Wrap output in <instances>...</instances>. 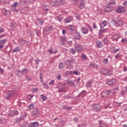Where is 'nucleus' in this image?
Here are the masks:
<instances>
[{
    "label": "nucleus",
    "instance_id": "obj_44",
    "mask_svg": "<svg viewBox=\"0 0 127 127\" xmlns=\"http://www.w3.org/2000/svg\"><path fill=\"white\" fill-rule=\"evenodd\" d=\"M42 84H43V85L44 86V87L45 89H48V88H49V86H48V84H47V83L43 82Z\"/></svg>",
    "mask_w": 127,
    "mask_h": 127
},
{
    "label": "nucleus",
    "instance_id": "obj_51",
    "mask_svg": "<svg viewBox=\"0 0 127 127\" xmlns=\"http://www.w3.org/2000/svg\"><path fill=\"white\" fill-rule=\"evenodd\" d=\"M28 126V124L27 123H24L20 126V127H27Z\"/></svg>",
    "mask_w": 127,
    "mask_h": 127
},
{
    "label": "nucleus",
    "instance_id": "obj_10",
    "mask_svg": "<svg viewBox=\"0 0 127 127\" xmlns=\"http://www.w3.org/2000/svg\"><path fill=\"white\" fill-rule=\"evenodd\" d=\"M116 12L118 13H123V12H126V8L123 6H119L116 9Z\"/></svg>",
    "mask_w": 127,
    "mask_h": 127
},
{
    "label": "nucleus",
    "instance_id": "obj_46",
    "mask_svg": "<svg viewBox=\"0 0 127 127\" xmlns=\"http://www.w3.org/2000/svg\"><path fill=\"white\" fill-rule=\"evenodd\" d=\"M64 66L65 65H64V64H63V63H60L59 67L60 68V69H63Z\"/></svg>",
    "mask_w": 127,
    "mask_h": 127
},
{
    "label": "nucleus",
    "instance_id": "obj_15",
    "mask_svg": "<svg viewBox=\"0 0 127 127\" xmlns=\"http://www.w3.org/2000/svg\"><path fill=\"white\" fill-rule=\"evenodd\" d=\"M6 41H7V40L5 39L0 40V50L4 47V43H5Z\"/></svg>",
    "mask_w": 127,
    "mask_h": 127
},
{
    "label": "nucleus",
    "instance_id": "obj_31",
    "mask_svg": "<svg viewBox=\"0 0 127 127\" xmlns=\"http://www.w3.org/2000/svg\"><path fill=\"white\" fill-rule=\"evenodd\" d=\"M20 50V47H16L12 51V53H15V52H19Z\"/></svg>",
    "mask_w": 127,
    "mask_h": 127
},
{
    "label": "nucleus",
    "instance_id": "obj_58",
    "mask_svg": "<svg viewBox=\"0 0 127 127\" xmlns=\"http://www.w3.org/2000/svg\"><path fill=\"white\" fill-rule=\"evenodd\" d=\"M27 35L28 36H30V35H32V31L28 30H27Z\"/></svg>",
    "mask_w": 127,
    "mask_h": 127
},
{
    "label": "nucleus",
    "instance_id": "obj_25",
    "mask_svg": "<svg viewBox=\"0 0 127 127\" xmlns=\"http://www.w3.org/2000/svg\"><path fill=\"white\" fill-rule=\"evenodd\" d=\"M84 5H85V2L84 1V0H81L80 3V4L78 6V7H79V8L80 9L84 8Z\"/></svg>",
    "mask_w": 127,
    "mask_h": 127
},
{
    "label": "nucleus",
    "instance_id": "obj_37",
    "mask_svg": "<svg viewBox=\"0 0 127 127\" xmlns=\"http://www.w3.org/2000/svg\"><path fill=\"white\" fill-rule=\"evenodd\" d=\"M41 98L42 99V101H43L47 100V97L43 94L41 95Z\"/></svg>",
    "mask_w": 127,
    "mask_h": 127
},
{
    "label": "nucleus",
    "instance_id": "obj_38",
    "mask_svg": "<svg viewBox=\"0 0 127 127\" xmlns=\"http://www.w3.org/2000/svg\"><path fill=\"white\" fill-rule=\"evenodd\" d=\"M19 42H22V44H25L27 42V41L24 40L22 38L19 39Z\"/></svg>",
    "mask_w": 127,
    "mask_h": 127
},
{
    "label": "nucleus",
    "instance_id": "obj_63",
    "mask_svg": "<svg viewBox=\"0 0 127 127\" xmlns=\"http://www.w3.org/2000/svg\"><path fill=\"white\" fill-rule=\"evenodd\" d=\"M9 117H12V116H13V115H14V113L13 112V111H11L9 113Z\"/></svg>",
    "mask_w": 127,
    "mask_h": 127
},
{
    "label": "nucleus",
    "instance_id": "obj_9",
    "mask_svg": "<svg viewBox=\"0 0 127 127\" xmlns=\"http://www.w3.org/2000/svg\"><path fill=\"white\" fill-rule=\"evenodd\" d=\"M75 47L76 50L78 53H81L82 51H83V47H82V45H79L78 44H75Z\"/></svg>",
    "mask_w": 127,
    "mask_h": 127
},
{
    "label": "nucleus",
    "instance_id": "obj_19",
    "mask_svg": "<svg viewBox=\"0 0 127 127\" xmlns=\"http://www.w3.org/2000/svg\"><path fill=\"white\" fill-rule=\"evenodd\" d=\"M66 40H67V39L66 38V37H61L60 38L61 45H64L65 42H66Z\"/></svg>",
    "mask_w": 127,
    "mask_h": 127
},
{
    "label": "nucleus",
    "instance_id": "obj_40",
    "mask_svg": "<svg viewBox=\"0 0 127 127\" xmlns=\"http://www.w3.org/2000/svg\"><path fill=\"white\" fill-rule=\"evenodd\" d=\"M0 124H5V119L4 118L0 117Z\"/></svg>",
    "mask_w": 127,
    "mask_h": 127
},
{
    "label": "nucleus",
    "instance_id": "obj_1",
    "mask_svg": "<svg viewBox=\"0 0 127 127\" xmlns=\"http://www.w3.org/2000/svg\"><path fill=\"white\" fill-rule=\"evenodd\" d=\"M27 73V69L26 67H23L22 70H19L18 69H16L15 70V74L17 77L18 78H21L23 75H25Z\"/></svg>",
    "mask_w": 127,
    "mask_h": 127
},
{
    "label": "nucleus",
    "instance_id": "obj_42",
    "mask_svg": "<svg viewBox=\"0 0 127 127\" xmlns=\"http://www.w3.org/2000/svg\"><path fill=\"white\" fill-rule=\"evenodd\" d=\"M103 41L104 42V44H106V45H108V43H109L108 41V39H107L106 37L104 38L103 39Z\"/></svg>",
    "mask_w": 127,
    "mask_h": 127
},
{
    "label": "nucleus",
    "instance_id": "obj_21",
    "mask_svg": "<svg viewBox=\"0 0 127 127\" xmlns=\"http://www.w3.org/2000/svg\"><path fill=\"white\" fill-rule=\"evenodd\" d=\"M36 25H42L43 24V20L41 18L37 19V22H35Z\"/></svg>",
    "mask_w": 127,
    "mask_h": 127
},
{
    "label": "nucleus",
    "instance_id": "obj_48",
    "mask_svg": "<svg viewBox=\"0 0 127 127\" xmlns=\"http://www.w3.org/2000/svg\"><path fill=\"white\" fill-rule=\"evenodd\" d=\"M122 43H123V44H127V39L124 38L122 39Z\"/></svg>",
    "mask_w": 127,
    "mask_h": 127
},
{
    "label": "nucleus",
    "instance_id": "obj_8",
    "mask_svg": "<svg viewBox=\"0 0 127 127\" xmlns=\"http://www.w3.org/2000/svg\"><path fill=\"white\" fill-rule=\"evenodd\" d=\"M13 96V92L9 91L4 94V97L6 100H9Z\"/></svg>",
    "mask_w": 127,
    "mask_h": 127
},
{
    "label": "nucleus",
    "instance_id": "obj_49",
    "mask_svg": "<svg viewBox=\"0 0 127 127\" xmlns=\"http://www.w3.org/2000/svg\"><path fill=\"white\" fill-rule=\"evenodd\" d=\"M28 109L30 110H33L34 108V104H30L28 107Z\"/></svg>",
    "mask_w": 127,
    "mask_h": 127
},
{
    "label": "nucleus",
    "instance_id": "obj_16",
    "mask_svg": "<svg viewBox=\"0 0 127 127\" xmlns=\"http://www.w3.org/2000/svg\"><path fill=\"white\" fill-rule=\"evenodd\" d=\"M74 19L73 18V16H70L67 17H66L64 20V21L65 22V23H69V22H71L72 20H73Z\"/></svg>",
    "mask_w": 127,
    "mask_h": 127
},
{
    "label": "nucleus",
    "instance_id": "obj_5",
    "mask_svg": "<svg viewBox=\"0 0 127 127\" xmlns=\"http://www.w3.org/2000/svg\"><path fill=\"white\" fill-rule=\"evenodd\" d=\"M54 30V26L51 25L49 27H46L44 29V32L46 33V34H49L51 32H52Z\"/></svg>",
    "mask_w": 127,
    "mask_h": 127
},
{
    "label": "nucleus",
    "instance_id": "obj_53",
    "mask_svg": "<svg viewBox=\"0 0 127 127\" xmlns=\"http://www.w3.org/2000/svg\"><path fill=\"white\" fill-rule=\"evenodd\" d=\"M111 23H112L113 25H116L117 24V21H116V20L112 19L111 20Z\"/></svg>",
    "mask_w": 127,
    "mask_h": 127
},
{
    "label": "nucleus",
    "instance_id": "obj_50",
    "mask_svg": "<svg viewBox=\"0 0 127 127\" xmlns=\"http://www.w3.org/2000/svg\"><path fill=\"white\" fill-rule=\"evenodd\" d=\"M86 93L85 90H83L81 91L80 94L78 95V97H81V96H83V95H84V94Z\"/></svg>",
    "mask_w": 127,
    "mask_h": 127
},
{
    "label": "nucleus",
    "instance_id": "obj_24",
    "mask_svg": "<svg viewBox=\"0 0 127 127\" xmlns=\"http://www.w3.org/2000/svg\"><path fill=\"white\" fill-rule=\"evenodd\" d=\"M98 125L99 127H108V126H107V125H106V124H105V123H104L102 120L99 121Z\"/></svg>",
    "mask_w": 127,
    "mask_h": 127
},
{
    "label": "nucleus",
    "instance_id": "obj_3",
    "mask_svg": "<svg viewBox=\"0 0 127 127\" xmlns=\"http://www.w3.org/2000/svg\"><path fill=\"white\" fill-rule=\"evenodd\" d=\"M65 2V0H55L51 2V4L55 6L61 5Z\"/></svg>",
    "mask_w": 127,
    "mask_h": 127
},
{
    "label": "nucleus",
    "instance_id": "obj_14",
    "mask_svg": "<svg viewBox=\"0 0 127 127\" xmlns=\"http://www.w3.org/2000/svg\"><path fill=\"white\" fill-rule=\"evenodd\" d=\"M119 38H121V35H120L119 34H117L116 35H113L111 38V40L112 41H116L117 42H118V39H119Z\"/></svg>",
    "mask_w": 127,
    "mask_h": 127
},
{
    "label": "nucleus",
    "instance_id": "obj_45",
    "mask_svg": "<svg viewBox=\"0 0 127 127\" xmlns=\"http://www.w3.org/2000/svg\"><path fill=\"white\" fill-rule=\"evenodd\" d=\"M65 91V87L59 88L58 93H63Z\"/></svg>",
    "mask_w": 127,
    "mask_h": 127
},
{
    "label": "nucleus",
    "instance_id": "obj_32",
    "mask_svg": "<svg viewBox=\"0 0 127 127\" xmlns=\"http://www.w3.org/2000/svg\"><path fill=\"white\" fill-rule=\"evenodd\" d=\"M69 52L73 55L76 54V50H75V49H74V48H71L69 49Z\"/></svg>",
    "mask_w": 127,
    "mask_h": 127
},
{
    "label": "nucleus",
    "instance_id": "obj_62",
    "mask_svg": "<svg viewBox=\"0 0 127 127\" xmlns=\"http://www.w3.org/2000/svg\"><path fill=\"white\" fill-rule=\"evenodd\" d=\"M36 92H38V88H35L33 89V92L36 93Z\"/></svg>",
    "mask_w": 127,
    "mask_h": 127
},
{
    "label": "nucleus",
    "instance_id": "obj_6",
    "mask_svg": "<svg viewBox=\"0 0 127 127\" xmlns=\"http://www.w3.org/2000/svg\"><path fill=\"white\" fill-rule=\"evenodd\" d=\"M91 110H92L93 112H95V113H99L102 111V108L96 104H93L92 106Z\"/></svg>",
    "mask_w": 127,
    "mask_h": 127
},
{
    "label": "nucleus",
    "instance_id": "obj_20",
    "mask_svg": "<svg viewBox=\"0 0 127 127\" xmlns=\"http://www.w3.org/2000/svg\"><path fill=\"white\" fill-rule=\"evenodd\" d=\"M76 34L77 35L74 36V39H75V40H80L82 38V36H81V33L80 32H77Z\"/></svg>",
    "mask_w": 127,
    "mask_h": 127
},
{
    "label": "nucleus",
    "instance_id": "obj_43",
    "mask_svg": "<svg viewBox=\"0 0 127 127\" xmlns=\"http://www.w3.org/2000/svg\"><path fill=\"white\" fill-rule=\"evenodd\" d=\"M81 58H82L83 60H87L88 59L87 56L84 54H81Z\"/></svg>",
    "mask_w": 127,
    "mask_h": 127
},
{
    "label": "nucleus",
    "instance_id": "obj_13",
    "mask_svg": "<svg viewBox=\"0 0 127 127\" xmlns=\"http://www.w3.org/2000/svg\"><path fill=\"white\" fill-rule=\"evenodd\" d=\"M39 123L38 122H31L28 124V127H38Z\"/></svg>",
    "mask_w": 127,
    "mask_h": 127
},
{
    "label": "nucleus",
    "instance_id": "obj_27",
    "mask_svg": "<svg viewBox=\"0 0 127 127\" xmlns=\"http://www.w3.org/2000/svg\"><path fill=\"white\" fill-rule=\"evenodd\" d=\"M104 11L105 12H107L108 13H110V12H112V9L110 6H107L105 9H104Z\"/></svg>",
    "mask_w": 127,
    "mask_h": 127
},
{
    "label": "nucleus",
    "instance_id": "obj_64",
    "mask_svg": "<svg viewBox=\"0 0 127 127\" xmlns=\"http://www.w3.org/2000/svg\"><path fill=\"white\" fill-rule=\"evenodd\" d=\"M26 81H31V76H26Z\"/></svg>",
    "mask_w": 127,
    "mask_h": 127
},
{
    "label": "nucleus",
    "instance_id": "obj_28",
    "mask_svg": "<svg viewBox=\"0 0 127 127\" xmlns=\"http://www.w3.org/2000/svg\"><path fill=\"white\" fill-rule=\"evenodd\" d=\"M57 88H58V89L65 88V84H64V83H58L57 85Z\"/></svg>",
    "mask_w": 127,
    "mask_h": 127
},
{
    "label": "nucleus",
    "instance_id": "obj_57",
    "mask_svg": "<svg viewBox=\"0 0 127 127\" xmlns=\"http://www.w3.org/2000/svg\"><path fill=\"white\" fill-rule=\"evenodd\" d=\"M59 123H61V124H65V121L64 120H62V119H59Z\"/></svg>",
    "mask_w": 127,
    "mask_h": 127
},
{
    "label": "nucleus",
    "instance_id": "obj_52",
    "mask_svg": "<svg viewBox=\"0 0 127 127\" xmlns=\"http://www.w3.org/2000/svg\"><path fill=\"white\" fill-rule=\"evenodd\" d=\"M40 82H41V83H43V78H42V73H40Z\"/></svg>",
    "mask_w": 127,
    "mask_h": 127
},
{
    "label": "nucleus",
    "instance_id": "obj_18",
    "mask_svg": "<svg viewBox=\"0 0 127 127\" xmlns=\"http://www.w3.org/2000/svg\"><path fill=\"white\" fill-rule=\"evenodd\" d=\"M81 31L83 34H88V33H89V29L85 27L81 28Z\"/></svg>",
    "mask_w": 127,
    "mask_h": 127
},
{
    "label": "nucleus",
    "instance_id": "obj_4",
    "mask_svg": "<svg viewBox=\"0 0 127 127\" xmlns=\"http://www.w3.org/2000/svg\"><path fill=\"white\" fill-rule=\"evenodd\" d=\"M31 116L34 119H37L39 117V109L38 108H35L32 112Z\"/></svg>",
    "mask_w": 127,
    "mask_h": 127
},
{
    "label": "nucleus",
    "instance_id": "obj_23",
    "mask_svg": "<svg viewBox=\"0 0 127 127\" xmlns=\"http://www.w3.org/2000/svg\"><path fill=\"white\" fill-rule=\"evenodd\" d=\"M20 2L22 4H29L31 1L30 0H20Z\"/></svg>",
    "mask_w": 127,
    "mask_h": 127
},
{
    "label": "nucleus",
    "instance_id": "obj_36",
    "mask_svg": "<svg viewBox=\"0 0 127 127\" xmlns=\"http://www.w3.org/2000/svg\"><path fill=\"white\" fill-rule=\"evenodd\" d=\"M74 15H75V17H76V19H77L78 20H80V19H81V17L80 16V14H79V13H74Z\"/></svg>",
    "mask_w": 127,
    "mask_h": 127
},
{
    "label": "nucleus",
    "instance_id": "obj_22",
    "mask_svg": "<svg viewBox=\"0 0 127 127\" xmlns=\"http://www.w3.org/2000/svg\"><path fill=\"white\" fill-rule=\"evenodd\" d=\"M89 66L91 67V68H94V69H96V70H98L99 68L98 64L95 63H90L89 64Z\"/></svg>",
    "mask_w": 127,
    "mask_h": 127
},
{
    "label": "nucleus",
    "instance_id": "obj_54",
    "mask_svg": "<svg viewBox=\"0 0 127 127\" xmlns=\"http://www.w3.org/2000/svg\"><path fill=\"white\" fill-rule=\"evenodd\" d=\"M77 127H86V124L82 123V124L77 125Z\"/></svg>",
    "mask_w": 127,
    "mask_h": 127
},
{
    "label": "nucleus",
    "instance_id": "obj_60",
    "mask_svg": "<svg viewBox=\"0 0 127 127\" xmlns=\"http://www.w3.org/2000/svg\"><path fill=\"white\" fill-rule=\"evenodd\" d=\"M35 62L36 64H37L38 65V64H39V62H40V60H39L38 59H36L35 60Z\"/></svg>",
    "mask_w": 127,
    "mask_h": 127
},
{
    "label": "nucleus",
    "instance_id": "obj_59",
    "mask_svg": "<svg viewBox=\"0 0 127 127\" xmlns=\"http://www.w3.org/2000/svg\"><path fill=\"white\" fill-rule=\"evenodd\" d=\"M100 31L101 33L106 32L107 31V29H103V28H101Z\"/></svg>",
    "mask_w": 127,
    "mask_h": 127
},
{
    "label": "nucleus",
    "instance_id": "obj_30",
    "mask_svg": "<svg viewBox=\"0 0 127 127\" xmlns=\"http://www.w3.org/2000/svg\"><path fill=\"white\" fill-rule=\"evenodd\" d=\"M48 52L50 53V54H56V53H58V51H56L55 52H54L53 51L52 48H51L50 49L48 50Z\"/></svg>",
    "mask_w": 127,
    "mask_h": 127
},
{
    "label": "nucleus",
    "instance_id": "obj_11",
    "mask_svg": "<svg viewBox=\"0 0 127 127\" xmlns=\"http://www.w3.org/2000/svg\"><path fill=\"white\" fill-rule=\"evenodd\" d=\"M106 83L109 86H114L116 84V79L112 78L111 79L107 81Z\"/></svg>",
    "mask_w": 127,
    "mask_h": 127
},
{
    "label": "nucleus",
    "instance_id": "obj_34",
    "mask_svg": "<svg viewBox=\"0 0 127 127\" xmlns=\"http://www.w3.org/2000/svg\"><path fill=\"white\" fill-rule=\"evenodd\" d=\"M56 20H58V21H62V19H63V17L62 16V15H60L59 16H58L56 18Z\"/></svg>",
    "mask_w": 127,
    "mask_h": 127
},
{
    "label": "nucleus",
    "instance_id": "obj_61",
    "mask_svg": "<svg viewBox=\"0 0 127 127\" xmlns=\"http://www.w3.org/2000/svg\"><path fill=\"white\" fill-rule=\"evenodd\" d=\"M73 74H74V75H80V72H78V71H76V70H74V71H73Z\"/></svg>",
    "mask_w": 127,
    "mask_h": 127
},
{
    "label": "nucleus",
    "instance_id": "obj_29",
    "mask_svg": "<svg viewBox=\"0 0 127 127\" xmlns=\"http://www.w3.org/2000/svg\"><path fill=\"white\" fill-rule=\"evenodd\" d=\"M74 61H75V60L71 59V60H67L65 61V63L66 65H69V64H70V63H73V62H74Z\"/></svg>",
    "mask_w": 127,
    "mask_h": 127
},
{
    "label": "nucleus",
    "instance_id": "obj_33",
    "mask_svg": "<svg viewBox=\"0 0 127 127\" xmlns=\"http://www.w3.org/2000/svg\"><path fill=\"white\" fill-rule=\"evenodd\" d=\"M22 121V119L21 117L16 119L14 120L15 124H18V123H20Z\"/></svg>",
    "mask_w": 127,
    "mask_h": 127
},
{
    "label": "nucleus",
    "instance_id": "obj_7",
    "mask_svg": "<svg viewBox=\"0 0 127 127\" xmlns=\"http://www.w3.org/2000/svg\"><path fill=\"white\" fill-rule=\"evenodd\" d=\"M67 30L70 32L71 34H74L76 32H77V29L76 27L72 25H68L67 27Z\"/></svg>",
    "mask_w": 127,
    "mask_h": 127
},
{
    "label": "nucleus",
    "instance_id": "obj_47",
    "mask_svg": "<svg viewBox=\"0 0 127 127\" xmlns=\"http://www.w3.org/2000/svg\"><path fill=\"white\" fill-rule=\"evenodd\" d=\"M18 5V3L17 2H15L14 3L11 5L12 7L16 8V7Z\"/></svg>",
    "mask_w": 127,
    "mask_h": 127
},
{
    "label": "nucleus",
    "instance_id": "obj_55",
    "mask_svg": "<svg viewBox=\"0 0 127 127\" xmlns=\"http://www.w3.org/2000/svg\"><path fill=\"white\" fill-rule=\"evenodd\" d=\"M67 84L69 86H73V85H74V82H73V81H68Z\"/></svg>",
    "mask_w": 127,
    "mask_h": 127
},
{
    "label": "nucleus",
    "instance_id": "obj_56",
    "mask_svg": "<svg viewBox=\"0 0 127 127\" xmlns=\"http://www.w3.org/2000/svg\"><path fill=\"white\" fill-rule=\"evenodd\" d=\"M10 26L11 27V29L12 30H13V29L15 28V26H14V24H13V23H10Z\"/></svg>",
    "mask_w": 127,
    "mask_h": 127
},
{
    "label": "nucleus",
    "instance_id": "obj_41",
    "mask_svg": "<svg viewBox=\"0 0 127 127\" xmlns=\"http://www.w3.org/2000/svg\"><path fill=\"white\" fill-rule=\"evenodd\" d=\"M108 63H109V59H108L107 58H105L103 59V63L104 64H108Z\"/></svg>",
    "mask_w": 127,
    "mask_h": 127
},
{
    "label": "nucleus",
    "instance_id": "obj_17",
    "mask_svg": "<svg viewBox=\"0 0 127 127\" xmlns=\"http://www.w3.org/2000/svg\"><path fill=\"white\" fill-rule=\"evenodd\" d=\"M96 45L97 48H102L103 47V42L100 40H97L96 42Z\"/></svg>",
    "mask_w": 127,
    "mask_h": 127
},
{
    "label": "nucleus",
    "instance_id": "obj_39",
    "mask_svg": "<svg viewBox=\"0 0 127 127\" xmlns=\"http://www.w3.org/2000/svg\"><path fill=\"white\" fill-rule=\"evenodd\" d=\"M92 83H93V81H92V80H89L87 82V83L86 85V86L88 88L91 87V84H92Z\"/></svg>",
    "mask_w": 127,
    "mask_h": 127
},
{
    "label": "nucleus",
    "instance_id": "obj_35",
    "mask_svg": "<svg viewBox=\"0 0 127 127\" xmlns=\"http://www.w3.org/2000/svg\"><path fill=\"white\" fill-rule=\"evenodd\" d=\"M117 24L119 26H123L124 25V22L122 20H120L117 22Z\"/></svg>",
    "mask_w": 127,
    "mask_h": 127
},
{
    "label": "nucleus",
    "instance_id": "obj_2",
    "mask_svg": "<svg viewBox=\"0 0 127 127\" xmlns=\"http://www.w3.org/2000/svg\"><path fill=\"white\" fill-rule=\"evenodd\" d=\"M113 95L112 91L111 90H104L101 92L102 98H109Z\"/></svg>",
    "mask_w": 127,
    "mask_h": 127
},
{
    "label": "nucleus",
    "instance_id": "obj_26",
    "mask_svg": "<svg viewBox=\"0 0 127 127\" xmlns=\"http://www.w3.org/2000/svg\"><path fill=\"white\" fill-rule=\"evenodd\" d=\"M107 25V21L104 20L100 24V26L101 28H104L105 26Z\"/></svg>",
    "mask_w": 127,
    "mask_h": 127
},
{
    "label": "nucleus",
    "instance_id": "obj_12",
    "mask_svg": "<svg viewBox=\"0 0 127 127\" xmlns=\"http://www.w3.org/2000/svg\"><path fill=\"white\" fill-rule=\"evenodd\" d=\"M99 73H100V74H102V75H108V74L110 73V70L106 68H101L99 70Z\"/></svg>",
    "mask_w": 127,
    "mask_h": 127
}]
</instances>
